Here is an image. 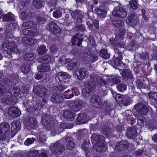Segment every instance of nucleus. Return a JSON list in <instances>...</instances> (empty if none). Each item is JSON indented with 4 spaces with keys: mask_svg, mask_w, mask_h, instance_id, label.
Masks as SVG:
<instances>
[{
    "mask_svg": "<svg viewBox=\"0 0 157 157\" xmlns=\"http://www.w3.org/2000/svg\"><path fill=\"white\" fill-rule=\"evenodd\" d=\"M9 124L7 123H4L0 125V140H6L8 134V130L10 128Z\"/></svg>",
    "mask_w": 157,
    "mask_h": 157,
    "instance_id": "f257e3e1",
    "label": "nucleus"
},
{
    "mask_svg": "<svg viewBox=\"0 0 157 157\" xmlns=\"http://www.w3.org/2000/svg\"><path fill=\"white\" fill-rule=\"evenodd\" d=\"M17 27V24L15 23H11L6 25L5 27L6 29L5 39L13 38L12 32Z\"/></svg>",
    "mask_w": 157,
    "mask_h": 157,
    "instance_id": "f03ea898",
    "label": "nucleus"
},
{
    "mask_svg": "<svg viewBox=\"0 0 157 157\" xmlns=\"http://www.w3.org/2000/svg\"><path fill=\"white\" fill-rule=\"evenodd\" d=\"M11 46L12 47H11L9 45L8 40H6L5 43H3L2 45L3 50L6 51H7L9 54H10L12 53H17L19 52V50L17 49L16 45H14L13 44H12Z\"/></svg>",
    "mask_w": 157,
    "mask_h": 157,
    "instance_id": "7ed1b4c3",
    "label": "nucleus"
},
{
    "mask_svg": "<svg viewBox=\"0 0 157 157\" xmlns=\"http://www.w3.org/2000/svg\"><path fill=\"white\" fill-rule=\"evenodd\" d=\"M35 94L41 97H47L48 90L43 86H35L33 88Z\"/></svg>",
    "mask_w": 157,
    "mask_h": 157,
    "instance_id": "20e7f679",
    "label": "nucleus"
},
{
    "mask_svg": "<svg viewBox=\"0 0 157 157\" xmlns=\"http://www.w3.org/2000/svg\"><path fill=\"white\" fill-rule=\"evenodd\" d=\"M114 16L124 18L127 16V13L122 6H118L115 7L112 13Z\"/></svg>",
    "mask_w": 157,
    "mask_h": 157,
    "instance_id": "39448f33",
    "label": "nucleus"
},
{
    "mask_svg": "<svg viewBox=\"0 0 157 157\" xmlns=\"http://www.w3.org/2000/svg\"><path fill=\"white\" fill-rule=\"evenodd\" d=\"M78 64V60L75 58H73L72 59H67L66 60L65 66L67 67L68 69L69 67V69H71L77 67Z\"/></svg>",
    "mask_w": 157,
    "mask_h": 157,
    "instance_id": "423d86ee",
    "label": "nucleus"
},
{
    "mask_svg": "<svg viewBox=\"0 0 157 157\" xmlns=\"http://www.w3.org/2000/svg\"><path fill=\"white\" fill-rule=\"evenodd\" d=\"M49 29L54 34H60L62 33V30L58 27L56 24L53 22L51 21L48 24Z\"/></svg>",
    "mask_w": 157,
    "mask_h": 157,
    "instance_id": "0eeeda50",
    "label": "nucleus"
},
{
    "mask_svg": "<svg viewBox=\"0 0 157 157\" xmlns=\"http://www.w3.org/2000/svg\"><path fill=\"white\" fill-rule=\"evenodd\" d=\"M73 92L75 95H78L79 94L78 89L76 88H73L72 90H68L64 92L63 95L66 98H71L74 96Z\"/></svg>",
    "mask_w": 157,
    "mask_h": 157,
    "instance_id": "6e6552de",
    "label": "nucleus"
},
{
    "mask_svg": "<svg viewBox=\"0 0 157 157\" xmlns=\"http://www.w3.org/2000/svg\"><path fill=\"white\" fill-rule=\"evenodd\" d=\"M135 109L141 114L145 115L147 113L146 106L144 104H139L135 106Z\"/></svg>",
    "mask_w": 157,
    "mask_h": 157,
    "instance_id": "1a4fd4ad",
    "label": "nucleus"
},
{
    "mask_svg": "<svg viewBox=\"0 0 157 157\" xmlns=\"http://www.w3.org/2000/svg\"><path fill=\"white\" fill-rule=\"evenodd\" d=\"M8 113L10 116L13 117H18L21 114L19 109L15 107H12L9 108Z\"/></svg>",
    "mask_w": 157,
    "mask_h": 157,
    "instance_id": "9d476101",
    "label": "nucleus"
},
{
    "mask_svg": "<svg viewBox=\"0 0 157 157\" xmlns=\"http://www.w3.org/2000/svg\"><path fill=\"white\" fill-rule=\"evenodd\" d=\"M94 84V82H93L90 81L88 82V83H87V84H85L86 89L82 90V94L86 96V93L89 94V91H91L92 90L94 89L95 87Z\"/></svg>",
    "mask_w": 157,
    "mask_h": 157,
    "instance_id": "9b49d317",
    "label": "nucleus"
},
{
    "mask_svg": "<svg viewBox=\"0 0 157 157\" xmlns=\"http://www.w3.org/2000/svg\"><path fill=\"white\" fill-rule=\"evenodd\" d=\"M22 27L26 28L27 29L36 30L37 25L36 22L30 21L24 22L22 24Z\"/></svg>",
    "mask_w": 157,
    "mask_h": 157,
    "instance_id": "f8f14e48",
    "label": "nucleus"
},
{
    "mask_svg": "<svg viewBox=\"0 0 157 157\" xmlns=\"http://www.w3.org/2000/svg\"><path fill=\"white\" fill-rule=\"evenodd\" d=\"M82 104V102L81 101L74 102L72 103L71 109L74 112L78 111L81 109Z\"/></svg>",
    "mask_w": 157,
    "mask_h": 157,
    "instance_id": "ddd939ff",
    "label": "nucleus"
},
{
    "mask_svg": "<svg viewBox=\"0 0 157 157\" xmlns=\"http://www.w3.org/2000/svg\"><path fill=\"white\" fill-rule=\"evenodd\" d=\"M84 13L82 11L76 10L75 11H72L71 12V14L72 17L74 20L76 19H81L83 17Z\"/></svg>",
    "mask_w": 157,
    "mask_h": 157,
    "instance_id": "4468645a",
    "label": "nucleus"
},
{
    "mask_svg": "<svg viewBox=\"0 0 157 157\" xmlns=\"http://www.w3.org/2000/svg\"><path fill=\"white\" fill-rule=\"evenodd\" d=\"M71 77V75H68L65 72H60L57 73L56 79V80L58 79L59 81L61 82L64 79L69 78Z\"/></svg>",
    "mask_w": 157,
    "mask_h": 157,
    "instance_id": "2eb2a0df",
    "label": "nucleus"
},
{
    "mask_svg": "<svg viewBox=\"0 0 157 157\" xmlns=\"http://www.w3.org/2000/svg\"><path fill=\"white\" fill-rule=\"evenodd\" d=\"M51 99L53 102L59 103L63 101V98L61 95H59L57 93H54L53 94Z\"/></svg>",
    "mask_w": 157,
    "mask_h": 157,
    "instance_id": "dca6fc26",
    "label": "nucleus"
},
{
    "mask_svg": "<svg viewBox=\"0 0 157 157\" xmlns=\"http://www.w3.org/2000/svg\"><path fill=\"white\" fill-rule=\"evenodd\" d=\"M86 71L84 69H78L75 72V74L79 79L82 80L86 76Z\"/></svg>",
    "mask_w": 157,
    "mask_h": 157,
    "instance_id": "f3484780",
    "label": "nucleus"
},
{
    "mask_svg": "<svg viewBox=\"0 0 157 157\" xmlns=\"http://www.w3.org/2000/svg\"><path fill=\"white\" fill-rule=\"evenodd\" d=\"M136 133V130L134 127L128 128L127 132V135L128 138L131 139L134 138Z\"/></svg>",
    "mask_w": 157,
    "mask_h": 157,
    "instance_id": "a211bd4d",
    "label": "nucleus"
},
{
    "mask_svg": "<svg viewBox=\"0 0 157 157\" xmlns=\"http://www.w3.org/2000/svg\"><path fill=\"white\" fill-rule=\"evenodd\" d=\"M21 128V125L18 121H13L12 123L11 130L15 134Z\"/></svg>",
    "mask_w": 157,
    "mask_h": 157,
    "instance_id": "6ab92c4d",
    "label": "nucleus"
},
{
    "mask_svg": "<svg viewBox=\"0 0 157 157\" xmlns=\"http://www.w3.org/2000/svg\"><path fill=\"white\" fill-rule=\"evenodd\" d=\"M14 16L11 13H9L6 14H4L2 16L3 21L7 22L13 21L14 20Z\"/></svg>",
    "mask_w": 157,
    "mask_h": 157,
    "instance_id": "aec40b11",
    "label": "nucleus"
},
{
    "mask_svg": "<svg viewBox=\"0 0 157 157\" xmlns=\"http://www.w3.org/2000/svg\"><path fill=\"white\" fill-rule=\"evenodd\" d=\"M126 21L132 26H134L137 23V21L135 18V15L134 14H132L131 16H129L127 18Z\"/></svg>",
    "mask_w": 157,
    "mask_h": 157,
    "instance_id": "412c9836",
    "label": "nucleus"
},
{
    "mask_svg": "<svg viewBox=\"0 0 157 157\" xmlns=\"http://www.w3.org/2000/svg\"><path fill=\"white\" fill-rule=\"evenodd\" d=\"M89 53L88 52L87 53V55L88 56H89V57L88 56L86 57H84L83 59L84 60H87V61H88L89 60V58H90V60L93 62H95L98 60V57L95 54H92L90 56L89 55L91 54V53L90 51H89Z\"/></svg>",
    "mask_w": 157,
    "mask_h": 157,
    "instance_id": "4be33fe9",
    "label": "nucleus"
},
{
    "mask_svg": "<svg viewBox=\"0 0 157 157\" xmlns=\"http://www.w3.org/2000/svg\"><path fill=\"white\" fill-rule=\"evenodd\" d=\"M122 59V56L121 54H119L118 56L117 57L111 60V62L112 64H114L117 66H121L122 63L121 60Z\"/></svg>",
    "mask_w": 157,
    "mask_h": 157,
    "instance_id": "5701e85b",
    "label": "nucleus"
},
{
    "mask_svg": "<svg viewBox=\"0 0 157 157\" xmlns=\"http://www.w3.org/2000/svg\"><path fill=\"white\" fill-rule=\"evenodd\" d=\"M63 116L65 118L73 121L74 119L75 114L71 111H66L64 113Z\"/></svg>",
    "mask_w": 157,
    "mask_h": 157,
    "instance_id": "b1692460",
    "label": "nucleus"
},
{
    "mask_svg": "<svg viewBox=\"0 0 157 157\" xmlns=\"http://www.w3.org/2000/svg\"><path fill=\"white\" fill-rule=\"evenodd\" d=\"M50 67L48 64H44L43 65H39L37 69L40 72H45L49 70Z\"/></svg>",
    "mask_w": 157,
    "mask_h": 157,
    "instance_id": "393cba45",
    "label": "nucleus"
},
{
    "mask_svg": "<svg viewBox=\"0 0 157 157\" xmlns=\"http://www.w3.org/2000/svg\"><path fill=\"white\" fill-rule=\"evenodd\" d=\"M121 74L123 78L125 79L131 78L132 76L131 71L127 69L123 70Z\"/></svg>",
    "mask_w": 157,
    "mask_h": 157,
    "instance_id": "a878e982",
    "label": "nucleus"
},
{
    "mask_svg": "<svg viewBox=\"0 0 157 157\" xmlns=\"http://www.w3.org/2000/svg\"><path fill=\"white\" fill-rule=\"evenodd\" d=\"M96 11L98 16L101 18L105 17L106 15L107 11L106 10L98 8L96 10Z\"/></svg>",
    "mask_w": 157,
    "mask_h": 157,
    "instance_id": "bb28decb",
    "label": "nucleus"
},
{
    "mask_svg": "<svg viewBox=\"0 0 157 157\" xmlns=\"http://www.w3.org/2000/svg\"><path fill=\"white\" fill-rule=\"evenodd\" d=\"M125 33V29L123 28L120 29L119 34L116 36V39H122L124 38V35Z\"/></svg>",
    "mask_w": 157,
    "mask_h": 157,
    "instance_id": "cd10ccee",
    "label": "nucleus"
},
{
    "mask_svg": "<svg viewBox=\"0 0 157 157\" xmlns=\"http://www.w3.org/2000/svg\"><path fill=\"white\" fill-rule=\"evenodd\" d=\"M33 6L36 9H39L43 6V2L42 0H34Z\"/></svg>",
    "mask_w": 157,
    "mask_h": 157,
    "instance_id": "c85d7f7f",
    "label": "nucleus"
},
{
    "mask_svg": "<svg viewBox=\"0 0 157 157\" xmlns=\"http://www.w3.org/2000/svg\"><path fill=\"white\" fill-rule=\"evenodd\" d=\"M23 33L24 35L31 36H36L37 34V33L33 32L30 30L27 29H24L23 30Z\"/></svg>",
    "mask_w": 157,
    "mask_h": 157,
    "instance_id": "c756f323",
    "label": "nucleus"
},
{
    "mask_svg": "<svg viewBox=\"0 0 157 157\" xmlns=\"http://www.w3.org/2000/svg\"><path fill=\"white\" fill-rule=\"evenodd\" d=\"M130 7L133 9L136 10L137 8V0H130L129 2Z\"/></svg>",
    "mask_w": 157,
    "mask_h": 157,
    "instance_id": "7c9ffc66",
    "label": "nucleus"
},
{
    "mask_svg": "<svg viewBox=\"0 0 157 157\" xmlns=\"http://www.w3.org/2000/svg\"><path fill=\"white\" fill-rule=\"evenodd\" d=\"M36 21L37 23L42 24H44L46 21L47 20L45 17L38 15L36 17Z\"/></svg>",
    "mask_w": 157,
    "mask_h": 157,
    "instance_id": "2f4dec72",
    "label": "nucleus"
},
{
    "mask_svg": "<svg viewBox=\"0 0 157 157\" xmlns=\"http://www.w3.org/2000/svg\"><path fill=\"white\" fill-rule=\"evenodd\" d=\"M36 57L34 54L31 53H26L25 56V59L28 61L33 60Z\"/></svg>",
    "mask_w": 157,
    "mask_h": 157,
    "instance_id": "473e14b6",
    "label": "nucleus"
},
{
    "mask_svg": "<svg viewBox=\"0 0 157 157\" xmlns=\"http://www.w3.org/2000/svg\"><path fill=\"white\" fill-rule=\"evenodd\" d=\"M91 102L93 103H96L97 105H99L101 103L100 98L97 95H94L92 98Z\"/></svg>",
    "mask_w": 157,
    "mask_h": 157,
    "instance_id": "72a5a7b5",
    "label": "nucleus"
},
{
    "mask_svg": "<svg viewBox=\"0 0 157 157\" xmlns=\"http://www.w3.org/2000/svg\"><path fill=\"white\" fill-rule=\"evenodd\" d=\"M100 55L102 58L105 59H108L109 58V54L105 50L102 49L101 50Z\"/></svg>",
    "mask_w": 157,
    "mask_h": 157,
    "instance_id": "f704fd0d",
    "label": "nucleus"
},
{
    "mask_svg": "<svg viewBox=\"0 0 157 157\" xmlns=\"http://www.w3.org/2000/svg\"><path fill=\"white\" fill-rule=\"evenodd\" d=\"M20 16L22 20L28 19L30 17V13L28 11L22 12Z\"/></svg>",
    "mask_w": 157,
    "mask_h": 157,
    "instance_id": "c9c22d12",
    "label": "nucleus"
},
{
    "mask_svg": "<svg viewBox=\"0 0 157 157\" xmlns=\"http://www.w3.org/2000/svg\"><path fill=\"white\" fill-rule=\"evenodd\" d=\"M51 60V57L48 56L47 55L44 56L42 59H39V61L42 63H46L49 62Z\"/></svg>",
    "mask_w": 157,
    "mask_h": 157,
    "instance_id": "e433bc0d",
    "label": "nucleus"
},
{
    "mask_svg": "<svg viewBox=\"0 0 157 157\" xmlns=\"http://www.w3.org/2000/svg\"><path fill=\"white\" fill-rule=\"evenodd\" d=\"M111 44L114 46L118 47H123L124 44L123 43H119L117 40H110Z\"/></svg>",
    "mask_w": 157,
    "mask_h": 157,
    "instance_id": "4c0bfd02",
    "label": "nucleus"
},
{
    "mask_svg": "<svg viewBox=\"0 0 157 157\" xmlns=\"http://www.w3.org/2000/svg\"><path fill=\"white\" fill-rule=\"evenodd\" d=\"M112 22L114 25L117 27L119 28L124 25V22L122 20L113 21Z\"/></svg>",
    "mask_w": 157,
    "mask_h": 157,
    "instance_id": "58836bf2",
    "label": "nucleus"
},
{
    "mask_svg": "<svg viewBox=\"0 0 157 157\" xmlns=\"http://www.w3.org/2000/svg\"><path fill=\"white\" fill-rule=\"evenodd\" d=\"M37 51L39 55H42L44 54L46 51V47L44 45L40 46L38 47Z\"/></svg>",
    "mask_w": 157,
    "mask_h": 157,
    "instance_id": "ea45409f",
    "label": "nucleus"
},
{
    "mask_svg": "<svg viewBox=\"0 0 157 157\" xmlns=\"http://www.w3.org/2000/svg\"><path fill=\"white\" fill-rule=\"evenodd\" d=\"M75 146V144L73 141V140L71 139L67 143V147L69 149H71L74 148Z\"/></svg>",
    "mask_w": 157,
    "mask_h": 157,
    "instance_id": "a19ab883",
    "label": "nucleus"
},
{
    "mask_svg": "<svg viewBox=\"0 0 157 157\" xmlns=\"http://www.w3.org/2000/svg\"><path fill=\"white\" fill-rule=\"evenodd\" d=\"M53 15L55 17L59 18L62 16V13L60 10H56L54 11Z\"/></svg>",
    "mask_w": 157,
    "mask_h": 157,
    "instance_id": "79ce46f5",
    "label": "nucleus"
},
{
    "mask_svg": "<svg viewBox=\"0 0 157 157\" xmlns=\"http://www.w3.org/2000/svg\"><path fill=\"white\" fill-rule=\"evenodd\" d=\"M35 140V139L34 138H28L25 141L24 144L26 145L29 146L32 144Z\"/></svg>",
    "mask_w": 157,
    "mask_h": 157,
    "instance_id": "37998d69",
    "label": "nucleus"
},
{
    "mask_svg": "<svg viewBox=\"0 0 157 157\" xmlns=\"http://www.w3.org/2000/svg\"><path fill=\"white\" fill-rule=\"evenodd\" d=\"M102 137L101 136L97 135L96 134H94L92 135L91 137V139L92 140H95L96 141L98 142L100 141V139Z\"/></svg>",
    "mask_w": 157,
    "mask_h": 157,
    "instance_id": "c03bdc74",
    "label": "nucleus"
},
{
    "mask_svg": "<svg viewBox=\"0 0 157 157\" xmlns=\"http://www.w3.org/2000/svg\"><path fill=\"white\" fill-rule=\"evenodd\" d=\"M117 88L120 91H122L126 90V86L124 84H120L117 86Z\"/></svg>",
    "mask_w": 157,
    "mask_h": 157,
    "instance_id": "a18cd8bd",
    "label": "nucleus"
},
{
    "mask_svg": "<svg viewBox=\"0 0 157 157\" xmlns=\"http://www.w3.org/2000/svg\"><path fill=\"white\" fill-rule=\"evenodd\" d=\"M149 97L157 100V93L155 92H150L148 94Z\"/></svg>",
    "mask_w": 157,
    "mask_h": 157,
    "instance_id": "49530a36",
    "label": "nucleus"
},
{
    "mask_svg": "<svg viewBox=\"0 0 157 157\" xmlns=\"http://www.w3.org/2000/svg\"><path fill=\"white\" fill-rule=\"evenodd\" d=\"M25 44L31 45L34 44V40H23Z\"/></svg>",
    "mask_w": 157,
    "mask_h": 157,
    "instance_id": "de8ad7c7",
    "label": "nucleus"
},
{
    "mask_svg": "<svg viewBox=\"0 0 157 157\" xmlns=\"http://www.w3.org/2000/svg\"><path fill=\"white\" fill-rule=\"evenodd\" d=\"M115 98L116 101L119 102L122 101L123 100L122 95L119 94H117L115 95Z\"/></svg>",
    "mask_w": 157,
    "mask_h": 157,
    "instance_id": "09e8293b",
    "label": "nucleus"
},
{
    "mask_svg": "<svg viewBox=\"0 0 157 157\" xmlns=\"http://www.w3.org/2000/svg\"><path fill=\"white\" fill-rule=\"evenodd\" d=\"M71 42L72 43V46L76 45V43L78 46H80L81 44L82 40H71Z\"/></svg>",
    "mask_w": 157,
    "mask_h": 157,
    "instance_id": "8fccbe9b",
    "label": "nucleus"
},
{
    "mask_svg": "<svg viewBox=\"0 0 157 157\" xmlns=\"http://www.w3.org/2000/svg\"><path fill=\"white\" fill-rule=\"evenodd\" d=\"M75 30L77 31H83L85 30V28L84 26L82 25H79L75 27Z\"/></svg>",
    "mask_w": 157,
    "mask_h": 157,
    "instance_id": "3c124183",
    "label": "nucleus"
},
{
    "mask_svg": "<svg viewBox=\"0 0 157 157\" xmlns=\"http://www.w3.org/2000/svg\"><path fill=\"white\" fill-rule=\"evenodd\" d=\"M49 115H44L42 118V123L45 126L47 124V122H48V120L46 119V118H48V117H49Z\"/></svg>",
    "mask_w": 157,
    "mask_h": 157,
    "instance_id": "603ef678",
    "label": "nucleus"
},
{
    "mask_svg": "<svg viewBox=\"0 0 157 157\" xmlns=\"http://www.w3.org/2000/svg\"><path fill=\"white\" fill-rule=\"evenodd\" d=\"M97 147L95 146L93 148L94 149H96V151L98 152H100L101 151H104L106 150V147L105 146H103L102 148H101V147H99H99L96 148Z\"/></svg>",
    "mask_w": 157,
    "mask_h": 157,
    "instance_id": "864d4df0",
    "label": "nucleus"
},
{
    "mask_svg": "<svg viewBox=\"0 0 157 157\" xmlns=\"http://www.w3.org/2000/svg\"><path fill=\"white\" fill-rule=\"evenodd\" d=\"M29 157H37L38 152L36 151H31L30 152Z\"/></svg>",
    "mask_w": 157,
    "mask_h": 157,
    "instance_id": "5fc2aeb1",
    "label": "nucleus"
},
{
    "mask_svg": "<svg viewBox=\"0 0 157 157\" xmlns=\"http://www.w3.org/2000/svg\"><path fill=\"white\" fill-rule=\"evenodd\" d=\"M22 71L25 73H27L29 71V66H25V67L24 66H22L21 67Z\"/></svg>",
    "mask_w": 157,
    "mask_h": 157,
    "instance_id": "6e6d98bb",
    "label": "nucleus"
},
{
    "mask_svg": "<svg viewBox=\"0 0 157 157\" xmlns=\"http://www.w3.org/2000/svg\"><path fill=\"white\" fill-rule=\"evenodd\" d=\"M124 146V144H121L120 143H117L115 146V149L119 151L121 150V148Z\"/></svg>",
    "mask_w": 157,
    "mask_h": 157,
    "instance_id": "4d7b16f0",
    "label": "nucleus"
},
{
    "mask_svg": "<svg viewBox=\"0 0 157 157\" xmlns=\"http://www.w3.org/2000/svg\"><path fill=\"white\" fill-rule=\"evenodd\" d=\"M92 21L95 27L97 29H98L99 27V21L98 20L96 19H93Z\"/></svg>",
    "mask_w": 157,
    "mask_h": 157,
    "instance_id": "13d9d810",
    "label": "nucleus"
},
{
    "mask_svg": "<svg viewBox=\"0 0 157 157\" xmlns=\"http://www.w3.org/2000/svg\"><path fill=\"white\" fill-rule=\"evenodd\" d=\"M65 19L66 20L65 21L67 22L71 23L74 21L72 20L73 19H71V20L69 19V15L68 14H66L65 15Z\"/></svg>",
    "mask_w": 157,
    "mask_h": 157,
    "instance_id": "bf43d9fd",
    "label": "nucleus"
},
{
    "mask_svg": "<svg viewBox=\"0 0 157 157\" xmlns=\"http://www.w3.org/2000/svg\"><path fill=\"white\" fill-rule=\"evenodd\" d=\"M56 4V2L55 0H52V1H50L48 2V4L49 6L52 7V6H54Z\"/></svg>",
    "mask_w": 157,
    "mask_h": 157,
    "instance_id": "052dcab7",
    "label": "nucleus"
},
{
    "mask_svg": "<svg viewBox=\"0 0 157 157\" xmlns=\"http://www.w3.org/2000/svg\"><path fill=\"white\" fill-rule=\"evenodd\" d=\"M113 82L115 84H117L120 82V80L118 77H114L112 78Z\"/></svg>",
    "mask_w": 157,
    "mask_h": 157,
    "instance_id": "680f3d73",
    "label": "nucleus"
},
{
    "mask_svg": "<svg viewBox=\"0 0 157 157\" xmlns=\"http://www.w3.org/2000/svg\"><path fill=\"white\" fill-rule=\"evenodd\" d=\"M143 117L142 118H140V119L138 121V124L140 125L141 126H144V121L143 120Z\"/></svg>",
    "mask_w": 157,
    "mask_h": 157,
    "instance_id": "e2e57ef3",
    "label": "nucleus"
},
{
    "mask_svg": "<svg viewBox=\"0 0 157 157\" xmlns=\"http://www.w3.org/2000/svg\"><path fill=\"white\" fill-rule=\"evenodd\" d=\"M79 33L76 34L73 36L72 39H82V38L79 37Z\"/></svg>",
    "mask_w": 157,
    "mask_h": 157,
    "instance_id": "0e129e2a",
    "label": "nucleus"
},
{
    "mask_svg": "<svg viewBox=\"0 0 157 157\" xmlns=\"http://www.w3.org/2000/svg\"><path fill=\"white\" fill-rule=\"evenodd\" d=\"M57 50V48L54 46H52L51 48V51L52 52H54Z\"/></svg>",
    "mask_w": 157,
    "mask_h": 157,
    "instance_id": "69168bd1",
    "label": "nucleus"
},
{
    "mask_svg": "<svg viewBox=\"0 0 157 157\" xmlns=\"http://www.w3.org/2000/svg\"><path fill=\"white\" fill-rule=\"evenodd\" d=\"M28 3H27L26 0H23L21 2V5L23 6H25L27 5Z\"/></svg>",
    "mask_w": 157,
    "mask_h": 157,
    "instance_id": "338daca9",
    "label": "nucleus"
},
{
    "mask_svg": "<svg viewBox=\"0 0 157 157\" xmlns=\"http://www.w3.org/2000/svg\"><path fill=\"white\" fill-rule=\"evenodd\" d=\"M41 78V75L40 74H37L36 75L35 78L37 79H40Z\"/></svg>",
    "mask_w": 157,
    "mask_h": 157,
    "instance_id": "774afa93",
    "label": "nucleus"
}]
</instances>
